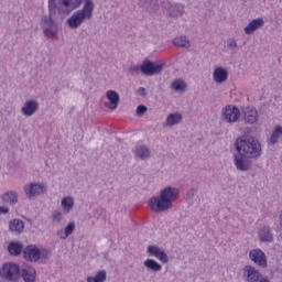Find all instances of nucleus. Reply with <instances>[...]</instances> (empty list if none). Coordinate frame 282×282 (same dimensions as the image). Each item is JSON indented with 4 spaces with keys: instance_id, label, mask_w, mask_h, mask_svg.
<instances>
[{
    "instance_id": "obj_1",
    "label": "nucleus",
    "mask_w": 282,
    "mask_h": 282,
    "mask_svg": "<svg viewBox=\"0 0 282 282\" xmlns=\"http://www.w3.org/2000/svg\"><path fill=\"white\" fill-rule=\"evenodd\" d=\"M83 0H48L50 15L42 18V30L46 36H55L58 32V26L52 20V17L58 12V14H69L77 8H80Z\"/></svg>"
},
{
    "instance_id": "obj_2",
    "label": "nucleus",
    "mask_w": 282,
    "mask_h": 282,
    "mask_svg": "<svg viewBox=\"0 0 282 282\" xmlns=\"http://www.w3.org/2000/svg\"><path fill=\"white\" fill-rule=\"evenodd\" d=\"M180 199V189L177 187L167 186L161 189L159 196L149 199L148 205L153 213H166L173 208V202Z\"/></svg>"
},
{
    "instance_id": "obj_3",
    "label": "nucleus",
    "mask_w": 282,
    "mask_h": 282,
    "mask_svg": "<svg viewBox=\"0 0 282 282\" xmlns=\"http://www.w3.org/2000/svg\"><path fill=\"white\" fill-rule=\"evenodd\" d=\"M234 147L237 153H240L246 158H251L253 160H259V158H261V142L259 141V139L252 135L238 137L234 143Z\"/></svg>"
},
{
    "instance_id": "obj_4",
    "label": "nucleus",
    "mask_w": 282,
    "mask_h": 282,
    "mask_svg": "<svg viewBox=\"0 0 282 282\" xmlns=\"http://www.w3.org/2000/svg\"><path fill=\"white\" fill-rule=\"evenodd\" d=\"M94 0H85L84 7L75 11L72 17L67 19L66 23L68 28H70V30H78V28L85 23V19L89 20L94 17Z\"/></svg>"
},
{
    "instance_id": "obj_5",
    "label": "nucleus",
    "mask_w": 282,
    "mask_h": 282,
    "mask_svg": "<svg viewBox=\"0 0 282 282\" xmlns=\"http://www.w3.org/2000/svg\"><path fill=\"white\" fill-rule=\"evenodd\" d=\"M0 276L8 282H19V279H21V267L14 262H6L0 268Z\"/></svg>"
},
{
    "instance_id": "obj_6",
    "label": "nucleus",
    "mask_w": 282,
    "mask_h": 282,
    "mask_svg": "<svg viewBox=\"0 0 282 282\" xmlns=\"http://www.w3.org/2000/svg\"><path fill=\"white\" fill-rule=\"evenodd\" d=\"M242 279L245 282H270V278L261 274V272L252 265L243 267Z\"/></svg>"
},
{
    "instance_id": "obj_7",
    "label": "nucleus",
    "mask_w": 282,
    "mask_h": 282,
    "mask_svg": "<svg viewBox=\"0 0 282 282\" xmlns=\"http://www.w3.org/2000/svg\"><path fill=\"white\" fill-rule=\"evenodd\" d=\"M252 158L246 156L239 152L234 154V163L237 169V171H240L241 173H248L250 169H252Z\"/></svg>"
},
{
    "instance_id": "obj_8",
    "label": "nucleus",
    "mask_w": 282,
    "mask_h": 282,
    "mask_svg": "<svg viewBox=\"0 0 282 282\" xmlns=\"http://www.w3.org/2000/svg\"><path fill=\"white\" fill-rule=\"evenodd\" d=\"M162 69H164V64H155L149 59L143 61L140 66V72L144 76H158V74H162Z\"/></svg>"
},
{
    "instance_id": "obj_9",
    "label": "nucleus",
    "mask_w": 282,
    "mask_h": 282,
    "mask_svg": "<svg viewBox=\"0 0 282 282\" xmlns=\"http://www.w3.org/2000/svg\"><path fill=\"white\" fill-rule=\"evenodd\" d=\"M23 191L29 199H34V197H37V195L45 193L47 188L43 184L29 183L24 185Z\"/></svg>"
},
{
    "instance_id": "obj_10",
    "label": "nucleus",
    "mask_w": 282,
    "mask_h": 282,
    "mask_svg": "<svg viewBox=\"0 0 282 282\" xmlns=\"http://www.w3.org/2000/svg\"><path fill=\"white\" fill-rule=\"evenodd\" d=\"M22 257L25 259V261L36 263V261L41 259V249H39L35 245H29L23 249Z\"/></svg>"
},
{
    "instance_id": "obj_11",
    "label": "nucleus",
    "mask_w": 282,
    "mask_h": 282,
    "mask_svg": "<svg viewBox=\"0 0 282 282\" xmlns=\"http://www.w3.org/2000/svg\"><path fill=\"white\" fill-rule=\"evenodd\" d=\"M249 259L259 268H268V257L261 249H252L249 252Z\"/></svg>"
},
{
    "instance_id": "obj_12",
    "label": "nucleus",
    "mask_w": 282,
    "mask_h": 282,
    "mask_svg": "<svg viewBox=\"0 0 282 282\" xmlns=\"http://www.w3.org/2000/svg\"><path fill=\"white\" fill-rule=\"evenodd\" d=\"M224 120L226 122H237L239 118L241 117V112L239 111V108L237 106H227L223 110Z\"/></svg>"
},
{
    "instance_id": "obj_13",
    "label": "nucleus",
    "mask_w": 282,
    "mask_h": 282,
    "mask_svg": "<svg viewBox=\"0 0 282 282\" xmlns=\"http://www.w3.org/2000/svg\"><path fill=\"white\" fill-rule=\"evenodd\" d=\"M258 237L261 243H272V241H274V234H272V229L270 228V226L267 225H262L259 227Z\"/></svg>"
},
{
    "instance_id": "obj_14",
    "label": "nucleus",
    "mask_w": 282,
    "mask_h": 282,
    "mask_svg": "<svg viewBox=\"0 0 282 282\" xmlns=\"http://www.w3.org/2000/svg\"><path fill=\"white\" fill-rule=\"evenodd\" d=\"M106 98L109 100L105 104V107L107 109H110L111 111L118 109V104L120 102V95L116 90H108L106 93Z\"/></svg>"
},
{
    "instance_id": "obj_15",
    "label": "nucleus",
    "mask_w": 282,
    "mask_h": 282,
    "mask_svg": "<svg viewBox=\"0 0 282 282\" xmlns=\"http://www.w3.org/2000/svg\"><path fill=\"white\" fill-rule=\"evenodd\" d=\"M39 101L36 100H29L25 101L23 107L21 108V113L25 116L26 118H31V116H34L39 111Z\"/></svg>"
},
{
    "instance_id": "obj_16",
    "label": "nucleus",
    "mask_w": 282,
    "mask_h": 282,
    "mask_svg": "<svg viewBox=\"0 0 282 282\" xmlns=\"http://www.w3.org/2000/svg\"><path fill=\"white\" fill-rule=\"evenodd\" d=\"M20 279H23L24 282H36V269L33 267L20 269Z\"/></svg>"
},
{
    "instance_id": "obj_17",
    "label": "nucleus",
    "mask_w": 282,
    "mask_h": 282,
    "mask_svg": "<svg viewBox=\"0 0 282 282\" xmlns=\"http://www.w3.org/2000/svg\"><path fill=\"white\" fill-rule=\"evenodd\" d=\"M265 22L263 21V18L253 19L251 22L248 23V25L245 28L246 34H254L259 28H263Z\"/></svg>"
},
{
    "instance_id": "obj_18",
    "label": "nucleus",
    "mask_w": 282,
    "mask_h": 282,
    "mask_svg": "<svg viewBox=\"0 0 282 282\" xmlns=\"http://www.w3.org/2000/svg\"><path fill=\"white\" fill-rule=\"evenodd\" d=\"M2 204H9V206H14L19 203V194L15 191H9L0 196Z\"/></svg>"
},
{
    "instance_id": "obj_19",
    "label": "nucleus",
    "mask_w": 282,
    "mask_h": 282,
    "mask_svg": "<svg viewBox=\"0 0 282 282\" xmlns=\"http://www.w3.org/2000/svg\"><path fill=\"white\" fill-rule=\"evenodd\" d=\"M133 153L139 160H149V158H151V149L147 145L135 147Z\"/></svg>"
},
{
    "instance_id": "obj_20",
    "label": "nucleus",
    "mask_w": 282,
    "mask_h": 282,
    "mask_svg": "<svg viewBox=\"0 0 282 282\" xmlns=\"http://www.w3.org/2000/svg\"><path fill=\"white\" fill-rule=\"evenodd\" d=\"M9 230H11V232H15L17 235H21V232L25 230V223L15 218L9 223Z\"/></svg>"
},
{
    "instance_id": "obj_21",
    "label": "nucleus",
    "mask_w": 282,
    "mask_h": 282,
    "mask_svg": "<svg viewBox=\"0 0 282 282\" xmlns=\"http://www.w3.org/2000/svg\"><path fill=\"white\" fill-rule=\"evenodd\" d=\"M215 83L221 84L228 80V70L226 68L218 67L214 70Z\"/></svg>"
},
{
    "instance_id": "obj_22",
    "label": "nucleus",
    "mask_w": 282,
    "mask_h": 282,
    "mask_svg": "<svg viewBox=\"0 0 282 282\" xmlns=\"http://www.w3.org/2000/svg\"><path fill=\"white\" fill-rule=\"evenodd\" d=\"M9 254L19 257L23 252V245L21 242L11 241L8 246Z\"/></svg>"
},
{
    "instance_id": "obj_23",
    "label": "nucleus",
    "mask_w": 282,
    "mask_h": 282,
    "mask_svg": "<svg viewBox=\"0 0 282 282\" xmlns=\"http://www.w3.org/2000/svg\"><path fill=\"white\" fill-rule=\"evenodd\" d=\"M258 118H259V115L257 112V109L248 108V110L245 111V122H247V124H254V122H257Z\"/></svg>"
},
{
    "instance_id": "obj_24",
    "label": "nucleus",
    "mask_w": 282,
    "mask_h": 282,
    "mask_svg": "<svg viewBox=\"0 0 282 282\" xmlns=\"http://www.w3.org/2000/svg\"><path fill=\"white\" fill-rule=\"evenodd\" d=\"M143 265L148 270H151V272H161L162 271V264H160V262L155 261L154 259H147L143 262Z\"/></svg>"
},
{
    "instance_id": "obj_25",
    "label": "nucleus",
    "mask_w": 282,
    "mask_h": 282,
    "mask_svg": "<svg viewBox=\"0 0 282 282\" xmlns=\"http://www.w3.org/2000/svg\"><path fill=\"white\" fill-rule=\"evenodd\" d=\"M61 205L64 213H72V210H74V198H72V196H66L62 199Z\"/></svg>"
},
{
    "instance_id": "obj_26",
    "label": "nucleus",
    "mask_w": 282,
    "mask_h": 282,
    "mask_svg": "<svg viewBox=\"0 0 282 282\" xmlns=\"http://www.w3.org/2000/svg\"><path fill=\"white\" fill-rule=\"evenodd\" d=\"M182 122V115L180 113H170L166 118V127H175Z\"/></svg>"
},
{
    "instance_id": "obj_27",
    "label": "nucleus",
    "mask_w": 282,
    "mask_h": 282,
    "mask_svg": "<svg viewBox=\"0 0 282 282\" xmlns=\"http://www.w3.org/2000/svg\"><path fill=\"white\" fill-rule=\"evenodd\" d=\"M87 282H105L107 281V271L101 270L96 273L95 276H88Z\"/></svg>"
},
{
    "instance_id": "obj_28",
    "label": "nucleus",
    "mask_w": 282,
    "mask_h": 282,
    "mask_svg": "<svg viewBox=\"0 0 282 282\" xmlns=\"http://www.w3.org/2000/svg\"><path fill=\"white\" fill-rule=\"evenodd\" d=\"M173 45H175V47H185L188 50V47H191V42L186 36H178L173 40Z\"/></svg>"
},
{
    "instance_id": "obj_29",
    "label": "nucleus",
    "mask_w": 282,
    "mask_h": 282,
    "mask_svg": "<svg viewBox=\"0 0 282 282\" xmlns=\"http://www.w3.org/2000/svg\"><path fill=\"white\" fill-rule=\"evenodd\" d=\"M282 135V127L276 126L274 131L272 132L271 137L269 138V144H276L279 142V139Z\"/></svg>"
},
{
    "instance_id": "obj_30",
    "label": "nucleus",
    "mask_w": 282,
    "mask_h": 282,
    "mask_svg": "<svg viewBox=\"0 0 282 282\" xmlns=\"http://www.w3.org/2000/svg\"><path fill=\"white\" fill-rule=\"evenodd\" d=\"M184 14V6L183 4H175L170 9V17L173 19H177V17H182Z\"/></svg>"
},
{
    "instance_id": "obj_31",
    "label": "nucleus",
    "mask_w": 282,
    "mask_h": 282,
    "mask_svg": "<svg viewBox=\"0 0 282 282\" xmlns=\"http://www.w3.org/2000/svg\"><path fill=\"white\" fill-rule=\"evenodd\" d=\"M171 87L174 89V91H184L186 89V83H184L182 79H175L172 82Z\"/></svg>"
},
{
    "instance_id": "obj_32",
    "label": "nucleus",
    "mask_w": 282,
    "mask_h": 282,
    "mask_svg": "<svg viewBox=\"0 0 282 282\" xmlns=\"http://www.w3.org/2000/svg\"><path fill=\"white\" fill-rule=\"evenodd\" d=\"M75 229H76V224L74 221L69 223L65 227L64 234L61 236V239H67V237H69V235H72Z\"/></svg>"
},
{
    "instance_id": "obj_33",
    "label": "nucleus",
    "mask_w": 282,
    "mask_h": 282,
    "mask_svg": "<svg viewBox=\"0 0 282 282\" xmlns=\"http://www.w3.org/2000/svg\"><path fill=\"white\" fill-rule=\"evenodd\" d=\"M148 10L149 12H158L160 10V0H149Z\"/></svg>"
},
{
    "instance_id": "obj_34",
    "label": "nucleus",
    "mask_w": 282,
    "mask_h": 282,
    "mask_svg": "<svg viewBox=\"0 0 282 282\" xmlns=\"http://www.w3.org/2000/svg\"><path fill=\"white\" fill-rule=\"evenodd\" d=\"M161 250H162V248L151 245L148 247V254L150 257H155V259H158Z\"/></svg>"
},
{
    "instance_id": "obj_35",
    "label": "nucleus",
    "mask_w": 282,
    "mask_h": 282,
    "mask_svg": "<svg viewBox=\"0 0 282 282\" xmlns=\"http://www.w3.org/2000/svg\"><path fill=\"white\" fill-rule=\"evenodd\" d=\"M227 47L228 50H231V52H237V50H239V45L235 39L227 40Z\"/></svg>"
},
{
    "instance_id": "obj_36",
    "label": "nucleus",
    "mask_w": 282,
    "mask_h": 282,
    "mask_svg": "<svg viewBox=\"0 0 282 282\" xmlns=\"http://www.w3.org/2000/svg\"><path fill=\"white\" fill-rule=\"evenodd\" d=\"M156 259L161 261V263H169V254L164 250H160L159 256H156Z\"/></svg>"
},
{
    "instance_id": "obj_37",
    "label": "nucleus",
    "mask_w": 282,
    "mask_h": 282,
    "mask_svg": "<svg viewBox=\"0 0 282 282\" xmlns=\"http://www.w3.org/2000/svg\"><path fill=\"white\" fill-rule=\"evenodd\" d=\"M147 111H149V108H147V106L139 105L137 107L135 113H137V116L142 117V116H144V113H147Z\"/></svg>"
},
{
    "instance_id": "obj_38",
    "label": "nucleus",
    "mask_w": 282,
    "mask_h": 282,
    "mask_svg": "<svg viewBox=\"0 0 282 282\" xmlns=\"http://www.w3.org/2000/svg\"><path fill=\"white\" fill-rule=\"evenodd\" d=\"M52 219H53V221H57V224H61V221L63 219V213H61L58 210H54L52 213Z\"/></svg>"
},
{
    "instance_id": "obj_39",
    "label": "nucleus",
    "mask_w": 282,
    "mask_h": 282,
    "mask_svg": "<svg viewBox=\"0 0 282 282\" xmlns=\"http://www.w3.org/2000/svg\"><path fill=\"white\" fill-rule=\"evenodd\" d=\"M197 189H195V188H191L187 193H186V199H192V197H194L195 196V192H196Z\"/></svg>"
},
{
    "instance_id": "obj_40",
    "label": "nucleus",
    "mask_w": 282,
    "mask_h": 282,
    "mask_svg": "<svg viewBox=\"0 0 282 282\" xmlns=\"http://www.w3.org/2000/svg\"><path fill=\"white\" fill-rule=\"evenodd\" d=\"M47 257H50V251L48 250L40 251V259H47Z\"/></svg>"
},
{
    "instance_id": "obj_41",
    "label": "nucleus",
    "mask_w": 282,
    "mask_h": 282,
    "mask_svg": "<svg viewBox=\"0 0 282 282\" xmlns=\"http://www.w3.org/2000/svg\"><path fill=\"white\" fill-rule=\"evenodd\" d=\"M10 213V208L6 206H0V215H8Z\"/></svg>"
},
{
    "instance_id": "obj_42",
    "label": "nucleus",
    "mask_w": 282,
    "mask_h": 282,
    "mask_svg": "<svg viewBox=\"0 0 282 282\" xmlns=\"http://www.w3.org/2000/svg\"><path fill=\"white\" fill-rule=\"evenodd\" d=\"M139 94H141L142 96H147V88L140 87L139 88Z\"/></svg>"
},
{
    "instance_id": "obj_43",
    "label": "nucleus",
    "mask_w": 282,
    "mask_h": 282,
    "mask_svg": "<svg viewBox=\"0 0 282 282\" xmlns=\"http://www.w3.org/2000/svg\"><path fill=\"white\" fill-rule=\"evenodd\" d=\"M130 72H135V74H138V72H140V66L131 67Z\"/></svg>"
},
{
    "instance_id": "obj_44",
    "label": "nucleus",
    "mask_w": 282,
    "mask_h": 282,
    "mask_svg": "<svg viewBox=\"0 0 282 282\" xmlns=\"http://www.w3.org/2000/svg\"><path fill=\"white\" fill-rule=\"evenodd\" d=\"M280 226H282V212L280 213Z\"/></svg>"
},
{
    "instance_id": "obj_45",
    "label": "nucleus",
    "mask_w": 282,
    "mask_h": 282,
    "mask_svg": "<svg viewBox=\"0 0 282 282\" xmlns=\"http://www.w3.org/2000/svg\"><path fill=\"white\" fill-rule=\"evenodd\" d=\"M61 234L63 235V230H61V231L57 232V235H61Z\"/></svg>"
}]
</instances>
